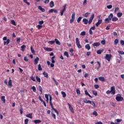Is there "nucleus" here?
I'll list each match as a JSON object with an SVG mask.
<instances>
[{"label":"nucleus","instance_id":"f257e3e1","mask_svg":"<svg viewBox=\"0 0 124 124\" xmlns=\"http://www.w3.org/2000/svg\"><path fill=\"white\" fill-rule=\"evenodd\" d=\"M115 99L118 101V102H120L124 100V98L122 97V95H121V94H118L116 95Z\"/></svg>","mask_w":124,"mask_h":124},{"label":"nucleus","instance_id":"f03ea898","mask_svg":"<svg viewBox=\"0 0 124 124\" xmlns=\"http://www.w3.org/2000/svg\"><path fill=\"white\" fill-rule=\"evenodd\" d=\"M76 43L78 49H81V48H82V46L80 44V41H79V39L78 38H76Z\"/></svg>","mask_w":124,"mask_h":124},{"label":"nucleus","instance_id":"7ed1b4c3","mask_svg":"<svg viewBox=\"0 0 124 124\" xmlns=\"http://www.w3.org/2000/svg\"><path fill=\"white\" fill-rule=\"evenodd\" d=\"M111 94H115L116 93V89L115 88V86H112L110 89Z\"/></svg>","mask_w":124,"mask_h":124},{"label":"nucleus","instance_id":"20e7f679","mask_svg":"<svg viewBox=\"0 0 124 124\" xmlns=\"http://www.w3.org/2000/svg\"><path fill=\"white\" fill-rule=\"evenodd\" d=\"M111 58H112V55L111 54H106L105 59L108 61V62H110Z\"/></svg>","mask_w":124,"mask_h":124},{"label":"nucleus","instance_id":"39448f33","mask_svg":"<svg viewBox=\"0 0 124 124\" xmlns=\"http://www.w3.org/2000/svg\"><path fill=\"white\" fill-rule=\"evenodd\" d=\"M9 80L8 81V83H7V86L10 89H11V88H12V86H13L12 85V80L10 79V78H9Z\"/></svg>","mask_w":124,"mask_h":124},{"label":"nucleus","instance_id":"423d86ee","mask_svg":"<svg viewBox=\"0 0 124 124\" xmlns=\"http://www.w3.org/2000/svg\"><path fill=\"white\" fill-rule=\"evenodd\" d=\"M67 105L69 106V108L71 112L72 113H73V114H74V109H73V108H72V106H71V105H70V104H69V103H68Z\"/></svg>","mask_w":124,"mask_h":124},{"label":"nucleus","instance_id":"0eeeda50","mask_svg":"<svg viewBox=\"0 0 124 124\" xmlns=\"http://www.w3.org/2000/svg\"><path fill=\"white\" fill-rule=\"evenodd\" d=\"M66 9V4H65L63 6V8L61 12V16H62L63 15V13H64V11H65Z\"/></svg>","mask_w":124,"mask_h":124},{"label":"nucleus","instance_id":"6e6552de","mask_svg":"<svg viewBox=\"0 0 124 124\" xmlns=\"http://www.w3.org/2000/svg\"><path fill=\"white\" fill-rule=\"evenodd\" d=\"M39 61V58L38 57H36V58L34 60V65H36L38 63V62Z\"/></svg>","mask_w":124,"mask_h":124},{"label":"nucleus","instance_id":"1a4fd4ad","mask_svg":"<svg viewBox=\"0 0 124 124\" xmlns=\"http://www.w3.org/2000/svg\"><path fill=\"white\" fill-rule=\"evenodd\" d=\"M102 19H98V22L95 24L96 27L97 28L99 25H100V24H102Z\"/></svg>","mask_w":124,"mask_h":124},{"label":"nucleus","instance_id":"9d476101","mask_svg":"<svg viewBox=\"0 0 124 124\" xmlns=\"http://www.w3.org/2000/svg\"><path fill=\"white\" fill-rule=\"evenodd\" d=\"M44 50H45V51H47V52H51L52 51H53V50L52 49V48H51V47H44Z\"/></svg>","mask_w":124,"mask_h":124},{"label":"nucleus","instance_id":"9b49d317","mask_svg":"<svg viewBox=\"0 0 124 124\" xmlns=\"http://www.w3.org/2000/svg\"><path fill=\"white\" fill-rule=\"evenodd\" d=\"M100 46V43L98 42L94 43L93 44V47H98V46Z\"/></svg>","mask_w":124,"mask_h":124},{"label":"nucleus","instance_id":"f8f14e48","mask_svg":"<svg viewBox=\"0 0 124 124\" xmlns=\"http://www.w3.org/2000/svg\"><path fill=\"white\" fill-rule=\"evenodd\" d=\"M10 42V39H7L6 41L4 42V45H8Z\"/></svg>","mask_w":124,"mask_h":124},{"label":"nucleus","instance_id":"ddd939ff","mask_svg":"<svg viewBox=\"0 0 124 124\" xmlns=\"http://www.w3.org/2000/svg\"><path fill=\"white\" fill-rule=\"evenodd\" d=\"M98 79L100 81H101V82H105V78L103 77H99Z\"/></svg>","mask_w":124,"mask_h":124},{"label":"nucleus","instance_id":"4468645a","mask_svg":"<svg viewBox=\"0 0 124 124\" xmlns=\"http://www.w3.org/2000/svg\"><path fill=\"white\" fill-rule=\"evenodd\" d=\"M85 48L87 49L88 51H90V50H91V46H90V44L85 45Z\"/></svg>","mask_w":124,"mask_h":124},{"label":"nucleus","instance_id":"2eb2a0df","mask_svg":"<svg viewBox=\"0 0 124 124\" xmlns=\"http://www.w3.org/2000/svg\"><path fill=\"white\" fill-rule=\"evenodd\" d=\"M103 51H104V49H99L97 51V54H98V55H101V53L103 52Z\"/></svg>","mask_w":124,"mask_h":124},{"label":"nucleus","instance_id":"dca6fc26","mask_svg":"<svg viewBox=\"0 0 124 124\" xmlns=\"http://www.w3.org/2000/svg\"><path fill=\"white\" fill-rule=\"evenodd\" d=\"M43 74L44 76V77H45L46 78H49V76L48 75V73H47L46 72H44Z\"/></svg>","mask_w":124,"mask_h":124},{"label":"nucleus","instance_id":"f3484780","mask_svg":"<svg viewBox=\"0 0 124 124\" xmlns=\"http://www.w3.org/2000/svg\"><path fill=\"white\" fill-rule=\"evenodd\" d=\"M27 118H30V119H32V113H29L26 115Z\"/></svg>","mask_w":124,"mask_h":124},{"label":"nucleus","instance_id":"a211bd4d","mask_svg":"<svg viewBox=\"0 0 124 124\" xmlns=\"http://www.w3.org/2000/svg\"><path fill=\"white\" fill-rule=\"evenodd\" d=\"M84 92H85V94L86 95H88V96H89V97H91V98H93V97H92L91 94H90V93H88V91L87 90H85Z\"/></svg>","mask_w":124,"mask_h":124},{"label":"nucleus","instance_id":"6ab92c4d","mask_svg":"<svg viewBox=\"0 0 124 124\" xmlns=\"http://www.w3.org/2000/svg\"><path fill=\"white\" fill-rule=\"evenodd\" d=\"M118 20H119V18H118V17L114 16V17H113L112 18V22H117V21H118Z\"/></svg>","mask_w":124,"mask_h":124},{"label":"nucleus","instance_id":"aec40b11","mask_svg":"<svg viewBox=\"0 0 124 124\" xmlns=\"http://www.w3.org/2000/svg\"><path fill=\"white\" fill-rule=\"evenodd\" d=\"M36 79L37 80V82L38 83H40L41 82V79H40V78L38 77V76H36Z\"/></svg>","mask_w":124,"mask_h":124},{"label":"nucleus","instance_id":"412c9836","mask_svg":"<svg viewBox=\"0 0 124 124\" xmlns=\"http://www.w3.org/2000/svg\"><path fill=\"white\" fill-rule=\"evenodd\" d=\"M55 42H56V44L58 45H61V42L58 40V39H55L54 40Z\"/></svg>","mask_w":124,"mask_h":124},{"label":"nucleus","instance_id":"4be33fe9","mask_svg":"<svg viewBox=\"0 0 124 124\" xmlns=\"http://www.w3.org/2000/svg\"><path fill=\"white\" fill-rule=\"evenodd\" d=\"M83 22L85 25H87L88 23V20L86 18H84L83 19Z\"/></svg>","mask_w":124,"mask_h":124},{"label":"nucleus","instance_id":"5701e85b","mask_svg":"<svg viewBox=\"0 0 124 124\" xmlns=\"http://www.w3.org/2000/svg\"><path fill=\"white\" fill-rule=\"evenodd\" d=\"M90 104H91V105H92V106H93L94 108H95V107H96V105H95V103H94L93 101H91L90 102Z\"/></svg>","mask_w":124,"mask_h":124},{"label":"nucleus","instance_id":"b1692460","mask_svg":"<svg viewBox=\"0 0 124 124\" xmlns=\"http://www.w3.org/2000/svg\"><path fill=\"white\" fill-rule=\"evenodd\" d=\"M26 46L25 45H22L21 46V51L22 52H24L25 51V49H26Z\"/></svg>","mask_w":124,"mask_h":124},{"label":"nucleus","instance_id":"393cba45","mask_svg":"<svg viewBox=\"0 0 124 124\" xmlns=\"http://www.w3.org/2000/svg\"><path fill=\"white\" fill-rule=\"evenodd\" d=\"M31 50L32 54H33V55H34L35 54V51H34L33 47H32V46H31Z\"/></svg>","mask_w":124,"mask_h":124},{"label":"nucleus","instance_id":"a878e982","mask_svg":"<svg viewBox=\"0 0 124 124\" xmlns=\"http://www.w3.org/2000/svg\"><path fill=\"white\" fill-rule=\"evenodd\" d=\"M34 124H40L41 123V120H34Z\"/></svg>","mask_w":124,"mask_h":124},{"label":"nucleus","instance_id":"bb28decb","mask_svg":"<svg viewBox=\"0 0 124 124\" xmlns=\"http://www.w3.org/2000/svg\"><path fill=\"white\" fill-rule=\"evenodd\" d=\"M49 6L50 7H51V8L52 7H54V1H51L50 3H49Z\"/></svg>","mask_w":124,"mask_h":124},{"label":"nucleus","instance_id":"cd10ccee","mask_svg":"<svg viewBox=\"0 0 124 124\" xmlns=\"http://www.w3.org/2000/svg\"><path fill=\"white\" fill-rule=\"evenodd\" d=\"M122 16H123V13L121 12H119L117 13V17H118V18H121L122 17Z\"/></svg>","mask_w":124,"mask_h":124},{"label":"nucleus","instance_id":"c85d7f7f","mask_svg":"<svg viewBox=\"0 0 124 124\" xmlns=\"http://www.w3.org/2000/svg\"><path fill=\"white\" fill-rule=\"evenodd\" d=\"M38 70L39 71H42V68L41 67V64H39L38 65Z\"/></svg>","mask_w":124,"mask_h":124},{"label":"nucleus","instance_id":"c756f323","mask_svg":"<svg viewBox=\"0 0 124 124\" xmlns=\"http://www.w3.org/2000/svg\"><path fill=\"white\" fill-rule=\"evenodd\" d=\"M108 19L110 21L113 19V14L111 13L110 15L108 16Z\"/></svg>","mask_w":124,"mask_h":124},{"label":"nucleus","instance_id":"7c9ffc66","mask_svg":"<svg viewBox=\"0 0 124 124\" xmlns=\"http://www.w3.org/2000/svg\"><path fill=\"white\" fill-rule=\"evenodd\" d=\"M91 14V13H86L84 15H83L84 17H86V18L89 17V16Z\"/></svg>","mask_w":124,"mask_h":124},{"label":"nucleus","instance_id":"2f4dec72","mask_svg":"<svg viewBox=\"0 0 124 124\" xmlns=\"http://www.w3.org/2000/svg\"><path fill=\"white\" fill-rule=\"evenodd\" d=\"M91 101L87 100H86V99L83 100V102H84V103H86V104H88L89 103L90 104Z\"/></svg>","mask_w":124,"mask_h":124},{"label":"nucleus","instance_id":"473e14b6","mask_svg":"<svg viewBox=\"0 0 124 124\" xmlns=\"http://www.w3.org/2000/svg\"><path fill=\"white\" fill-rule=\"evenodd\" d=\"M1 100L2 102H3V103H5V96H2L1 97Z\"/></svg>","mask_w":124,"mask_h":124},{"label":"nucleus","instance_id":"72a5a7b5","mask_svg":"<svg viewBox=\"0 0 124 124\" xmlns=\"http://www.w3.org/2000/svg\"><path fill=\"white\" fill-rule=\"evenodd\" d=\"M61 93L62 95V97H65L66 96V93H65V92L62 91Z\"/></svg>","mask_w":124,"mask_h":124},{"label":"nucleus","instance_id":"f704fd0d","mask_svg":"<svg viewBox=\"0 0 124 124\" xmlns=\"http://www.w3.org/2000/svg\"><path fill=\"white\" fill-rule=\"evenodd\" d=\"M38 89L39 91L41 92L40 94H42V87H41V86H38Z\"/></svg>","mask_w":124,"mask_h":124},{"label":"nucleus","instance_id":"c9c22d12","mask_svg":"<svg viewBox=\"0 0 124 124\" xmlns=\"http://www.w3.org/2000/svg\"><path fill=\"white\" fill-rule=\"evenodd\" d=\"M45 98L46 99L47 103H48L49 102V97H48V94H45Z\"/></svg>","mask_w":124,"mask_h":124},{"label":"nucleus","instance_id":"e433bc0d","mask_svg":"<svg viewBox=\"0 0 124 124\" xmlns=\"http://www.w3.org/2000/svg\"><path fill=\"white\" fill-rule=\"evenodd\" d=\"M31 89L34 93H36V88H35V86L32 87Z\"/></svg>","mask_w":124,"mask_h":124},{"label":"nucleus","instance_id":"4c0bfd02","mask_svg":"<svg viewBox=\"0 0 124 124\" xmlns=\"http://www.w3.org/2000/svg\"><path fill=\"white\" fill-rule=\"evenodd\" d=\"M64 56H65L67 58H69V55H68V52L67 51H65L64 53Z\"/></svg>","mask_w":124,"mask_h":124},{"label":"nucleus","instance_id":"58836bf2","mask_svg":"<svg viewBox=\"0 0 124 124\" xmlns=\"http://www.w3.org/2000/svg\"><path fill=\"white\" fill-rule=\"evenodd\" d=\"M92 93H93V94H94V95H95V96H96L97 95V92L94 90H93L92 91Z\"/></svg>","mask_w":124,"mask_h":124},{"label":"nucleus","instance_id":"ea45409f","mask_svg":"<svg viewBox=\"0 0 124 124\" xmlns=\"http://www.w3.org/2000/svg\"><path fill=\"white\" fill-rule=\"evenodd\" d=\"M11 23L12 25H13V26H16V22H15V21H14V20H12L11 21Z\"/></svg>","mask_w":124,"mask_h":124},{"label":"nucleus","instance_id":"a19ab883","mask_svg":"<svg viewBox=\"0 0 124 124\" xmlns=\"http://www.w3.org/2000/svg\"><path fill=\"white\" fill-rule=\"evenodd\" d=\"M55 56H53L51 58V62L52 63H55V62H56L55 61Z\"/></svg>","mask_w":124,"mask_h":124},{"label":"nucleus","instance_id":"79ce46f5","mask_svg":"<svg viewBox=\"0 0 124 124\" xmlns=\"http://www.w3.org/2000/svg\"><path fill=\"white\" fill-rule=\"evenodd\" d=\"M119 43V40L117 39H116L114 41V45H117Z\"/></svg>","mask_w":124,"mask_h":124},{"label":"nucleus","instance_id":"37998d69","mask_svg":"<svg viewBox=\"0 0 124 124\" xmlns=\"http://www.w3.org/2000/svg\"><path fill=\"white\" fill-rule=\"evenodd\" d=\"M71 19H74V20H75V13H73L71 16Z\"/></svg>","mask_w":124,"mask_h":124},{"label":"nucleus","instance_id":"c03bdc74","mask_svg":"<svg viewBox=\"0 0 124 124\" xmlns=\"http://www.w3.org/2000/svg\"><path fill=\"white\" fill-rule=\"evenodd\" d=\"M81 20H82V17L79 16L77 19L78 23H80V22H81Z\"/></svg>","mask_w":124,"mask_h":124},{"label":"nucleus","instance_id":"a18cd8bd","mask_svg":"<svg viewBox=\"0 0 124 124\" xmlns=\"http://www.w3.org/2000/svg\"><path fill=\"white\" fill-rule=\"evenodd\" d=\"M94 18V14H92L89 19L90 20H93Z\"/></svg>","mask_w":124,"mask_h":124},{"label":"nucleus","instance_id":"49530a36","mask_svg":"<svg viewBox=\"0 0 124 124\" xmlns=\"http://www.w3.org/2000/svg\"><path fill=\"white\" fill-rule=\"evenodd\" d=\"M93 115L94 116H95V117H96L98 115V114L97 113V112L96 111H94L93 112Z\"/></svg>","mask_w":124,"mask_h":124},{"label":"nucleus","instance_id":"de8ad7c7","mask_svg":"<svg viewBox=\"0 0 124 124\" xmlns=\"http://www.w3.org/2000/svg\"><path fill=\"white\" fill-rule=\"evenodd\" d=\"M24 2H25V3H26V4H27V5H30V4H31V3H30V2H28V0H23Z\"/></svg>","mask_w":124,"mask_h":124},{"label":"nucleus","instance_id":"09e8293b","mask_svg":"<svg viewBox=\"0 0 124 124\" xmlns=\"http://www.w3.org/2000/svg\"><path fill=\"white\" fill-rule=\"evenodd\" d=\"M105 22L108 24V23H110V20L108 19V18H106L105 19Z\"/></svg>","mask_w":124,"mask_h":124},{"label":"nucleus","instance_id":"8fccbe9b","mask_svg":"<svg viewBox=\"0 0 124 124\" xmlns=\"http://www.w3.org/2000/svg\"><path fill=\"white\" fill-rule=\"evenodd\" d=\"M80 35H82V36H84V35H86V32L85 31H83L80 33Z\"/></svg>","mask_w":124,"mask_h":124},{"label":"nucleus","instance_id":"3c124183","mask_svg":"<svg viewBox=\"0 0 124 124\" xmlns=\"http://www.w3.org/2000/svg\"><path fill=\"white\" fill-rule=\"evenodd\" d=\"M119 9H120V8L119 7L115 8V10H114V13H117V12H118V11H119Z\"/></svg>","mask_w":124,"mask_h":124},{"label":"nucleus","instance_id":"603ef678","mask_svg":"<svg viewBox=\"0 0 124 124\" xmlns=\"http://www.w3.org/2000/svg\"><path fill=\"white\" fill-rule=\"evenodd\" d=\"M76 93H77V94H81V92L80 91V90H79V89H76Z\"/></svg>","mask_w":124,"mask_h":124},{"label":"nucleus","instance_id":"864d4df0","mask_svg":"<svg viewBox=\"0 0 124 124\" xmlns=\"http://www.w3.org/2000/svg\"><path fill=\"white\" fill-rule=\"evenodd\" d=\"M87 0H84L83 1V5H84V6L87 5Z\"/></svg>","mask_w":124,"mask_h":124},{"label":"nucleus","instance_id":"5fc2aeb1","mask_svg":"<svg viewBox=\"0 0 124 124\" xmlns=\"http://www.w3.org/2000/svg\"><path fill=\"white\" fill-rule=\"evenodd\" d=\"M49 2H50V0H45V1H44L45 4H47V3H49Z\"/></svg>","mask_w":124,"mask_h":124},{"label":"nucleus","instance_id":"6e6d98bb","mask_svg":"<svg viewBox=\"0 0 124 124\" xmlns=\"http://www.w3.org/2000/svg\"><path fill=\"white\" fill-rule=\"evenodd\" d=\"M30 79L31 80H32V81H33L34 82H35V78H34V77H33V76L31 77L30 78Z\"/></svg>","mask_w":124,"mask_h":124},{"label":"nucleus","instance_id":"4d7b16f0","mask_svg":"<svg viewBox=\"0 0 124 124\" xmlns=\"http://www.w3.org/2000/svg\"><path fill=\"white\" fill-rule=\"evenodd\" d=\"M107 7V8H108V9H111V8L113 7V6H112V5H108Z\"/></svg>","mask_w":124,"mask_h":124},{"label":"nucleus","instance_id":"13d9d810","mask_svg":"<svg viewBox=\"0 0 124 124\" xmlns=\"http://www.w3.org/2000/svg\"><path fill=\"white\" fill-rule=\"evenodd\" d=\"M24 123H25L24 124H28L29 123V120L28 119H25Z\"/></svg>","mask_w":124,"mask_h":124},{"label":"nucleus","instance_id":"bf43d9fd","mask_svg":"<svg viewBox=\"0 0 124 124\" xmlns=\"http://www.w3.org/2000/svg\"><path fill=\"white\" fill-rule=\"evenodd\" d=\"M39 24L40 25H43V24H44V21L43 20L40 21H39Z\"/></svg>","mask_w":124,"mask_h":124},{"label":"nucleus","instance_id":"052dcab7","mask_svg":"<svg viewBox=\"0 0 124 124\" xmlns=\"http://www.w3.org/2000/svg\"><path fill=\"white\" fill-rule=\"evenodd\" d=\"M37 28H38V30H41V29H42V26L40 25H38Z\"/></svg>","mask_w":124,"mask_h":124},{"label":"nucleus","instance_id":"680f3d73","mask_svg":"<svg viewBox=\"0 0 124 124\" xmlns=\"http://www.w3.org/2000/svg\"><path fill=\"white\" fill-rule=\"evenodd\" d=\"M24 61H25V62H29V59H28V58H27V56H25L24 58Z\"/></svg>","mask_w":124,"mask_h":124},{"label":"nucleus","instance_id":"e2e57ef3","mask_svg":"<svg viewBox=\"0 0 124 124\" xmlns=\"http://www.w3.org/2000/svg\"><path fill=\"white\" fill-rule=\"evenodd\" d=\"M48 43H50V44L52 45V44H54V43H55V41H49Z\"/></svg>","mask_w":124,"mask_h":124},{"label":"nucleus","instance_id":"0e129e2a","mask_svg":"<svg viewBox=\"0 0 124 124\" xmlns=\"http://www.w3.org/2000/svg\"><path fill=\"white\" fill-rule=\"evenodd\" d=\"M21 41V38H18L16 40V42H17V43L19 44V43H20V42Z\"/></svg>","mask_w":124,"mask_h":124},{"label":"nucleus","instance_id":"69168bd1","mask_svg":"<svg viewBox=\"0 0 124 124\" xmlns=\"http://www.w3.org/2000/svg\"><path fill=\"white\" fill-rule=\"evenodd\" d=\"M94 87L95 89H97L99 88V85H98L97 84H95V85H94Z\"/></svg>","mask_w":124,"mask_h":124},{"label":"nucleus","instance_id":"338daca9","mask_svg":"<svg viewBox=\"0 0 124 124\" xmlns=\"http://www.w3.org/2000/svg\"><path fill=\"white\" fill-rule=\"evenodd\" d=\"M101 43L103 45H105V43H106L105 40H103L101 41Z\"/></svg>","mask_w":124,"mask_h":124},{"label":"nucleus","instance_id":"774afa93","mask_svg":"<svg viewBox=\"0 0 124 124\" xmlns=\"http://www.w3.org/2000/svg\"><path fill=\"white\" fill-rule=\"evenodd\" d=\"M95 124H102V122L101 121L95 123Z\"/></svg>","mask_w":124,"mask_h":124}]
</instances>
